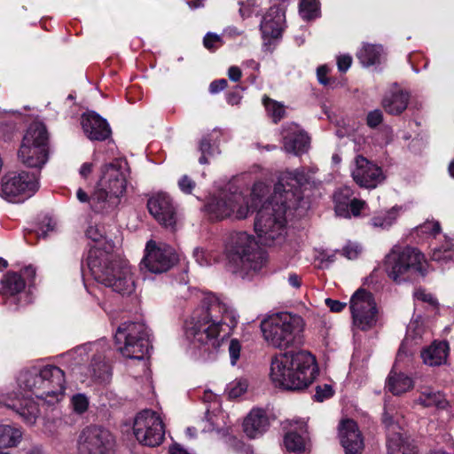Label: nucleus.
<instances>
[{
    "instance_id": "f704fd0d",
    "label": "nucleus",
    "mask_w": 454,
    "mask_h": 454,
    "mask_svg": "<svg viewBox=\"0 0 454 454\" xmlns=\"http://www.w3.org/2000/svg\"><path fill=\"white\" fill-rule=\"evenodd\" d=\"M299 13L302 20L310 21L321 14L319 0H300Z\"/></svg>"
},
{
    "instance_id": "b1692460",
    "label": "nucleus",
    "mask_w": 454,
    "mask_h": 454,
    "mask_svg": "<svg viewBox=\"0 0 454 454\" xmlns=\"http://www.w3.org/2000/svg\"><path fill=\"white\" fill-rule=\"evenodd\" d=\"M6 407L14 411L27 424L33 425L39 415L37 403L29 397L15 395L9 397Z\"/></svg>"
},
{
    "instance_id": "37998d69",
    "label": "nucleus",
    "mask_w": 454,
    "mask_h": 454,
    "mask_svg": "<svg viewBox=\"0 0 454 454\" xmlns=\"http://www.w3.org/2000/svg\"><path fill=\"white\" fill-rule=\"evenodd\" d=\"M334 395V390L330 384L317 385L316 387V392L312 395V399L315 402L322 403L327 399H330Z\"/></svg>"
},
{
    "instance_id": "09e8293b",
    "label": "nucleus",
    "mask_w": 454,
    "mask_h": 454,
    "mask_svg": "<svg viewBox=\"0 0 454 454\" xmlns=\"http://www.w3.org/2000/svg\"><path fill=\"white\" fill-rule=\"evenodd\" d=\"M178 186L183 192L191 194L196 186V183L187 175H184L178 181Z\"/></svg>"
},
{
    "instance_id": "6ab92c4d",
    "label": "nucleus",
    "mask_w": 454,
    "mask_h": 454,
    "mask_svg": "<svg viewBox=\"0 0 454 454\" xmlns=\"http://www.w3.org/2000/svg\"><path fill=\"white\" fill-rule=\"evenodd\" d=\"M356 168L352 171L354 181L363 188L373 189L384 178L381 168L362 155L356 158Z\"/></svg>"
},
{
    "instance_id": "ddd939ff",
    "label": "nucleus",
    "mask_w": 454,
    "mask_h": 454,
    "mask_svg": "<svg viewBox=\"0 0 454 454\" xmlns=\"http://www.w3.org/2000/svg\"><path fill=\"white\" fill-rule=\"evenodd\" d=\"M349 309L354 325L361 331L367 332L376 325L378 308L371 292L357 289L350 298Z\"/></svg>"
},
{
    "instance_id": "6e6552de",
    "label": "nucleus",
    "mask_w": 454,
    "mask_h": 454,
    "mask_svg": "<svg viewBox=\"0 0 454 454\" xmlns=\"http://www.w3.org/2000/svg\"><path fill=\"white\" fill-rule=\"evenodd\" d=\"M229 260L235 265L234 272L244 277L260 272L266 264L267 253L259 247L253 235L239 231L231 236Z\"/></svg>"
},
{
    "instance_id": "0eeeda50",
    "label": "nucleus",
    "mask_w": 454,
    "mask_h": 454,
    "mask_svg": "<svg viewBox=\"0 0 454 454\" xmlns=\"http://www.w3.org/2000/svg\"><path fill=\"white\" fill-rule=\"evenodd\" d=\"M36 269L27 265L20 272L6 271L0 279V305L11 311H18L20 307L31 303L30 289L35 286Z\"/></svg>"
},
{
    "instance_id": "052dcab7",
    "label": "nucleus",
    "mask_w": 454,
    "mask_h": 454,
    "mask_svg": "<svg viewBox=\"0 0 454 454\" xmlns=\"http://www.w3.org/2000/svg\"><path fill=\"white\" fill-rule=\"evenodd\" d=\"M382 424L387 428H395L396 425V420L392 413H390L387 409L384 410L381 417Z\"/></svg>"
},
{
    "instance_id": "ea45409f",
    "label": "nucleus",
    "mask_w": 454,
    "mask_h": 454,
    "mask_svg": "<svg viewBox=\"0 0 454 454\" xmlns=\"http://www.w3.org/2000/svg\"><path fill=\"white\" fill-rule=\"evenodd\" d=\"M350 195L351 192L348 189H344L334 195L335 212L338 215H349V207L348 200Z\"/></svg>"
},
{
    "instance_id": "393cba45",
    "label": "nucleus",
    "mask_w": 454,
    "mask_h": 454,
    "mask_svg": "<svg viewBox=\"0 0 454 454\" xmlns=\"http://www.w3.org/2000/svg\"><path fill=\"white\" fill-rule=\"evenodd\" d=\"M450 346L446 340H434L430 346L421 350L420 356L424 364L429 366H440L446 364Z\"/></svg>"
},
{
    "instance_id": "39448f33",
    "label": "nucleus",
    "mask_w": 454,
    "mask_h": 454,
    "mask_svg": "<svg viewBox=\"0 0 454 454\" xmlns=\"http://www.w3.org/2000/svg\"><path fill=\"white\" fill-rule=\"evenodd\" d=\"M261 329L265 340L281 350L303 343L304 322L300 316L288 312L275 314L262 322Z\"/></svg>"
},
{
    "instance_id": "49530a36",
    "label": "nucleus",
    "mask_w": 454,
    "mask_h": 454,
    "mask_svg": "<svg viewBox=\"0 0 454 454\" xmlns=\"http://www.w3.org/2000/svg\"><path fill=\"white\" fill-rule=\"evenodd\" d=\"M231 364L235 365L240 357L241 343L238 339H231L229 343Z\"/></svg>"
},
{
    "instance_id": "a211bd4d",
    "label": "nucleus",
    "mask_w": 454,
    "mask_h": 454,
    "mask_svg": "<svg viewBox=\"0 0 454 454\" xmlns=\"http://www.w3.org/2000/svg\"><path fill=\"white\" fill-rule=\"evenodd\" d=\"M41 367L42 379L45 388L46 403L54 404L65 395L66 376L65 372L59 366L47 364Z\"/></svg>"
},
{
    "instance_id": "603ef678",
    "label": "nucleus",
    "mask_w": 454,
    "mask_h": 454,
    "mask_svg": "<svg viewBox=\"0 0 454 454\" xmlns=\"http://www.w3.org/2000/svg\"><path fill=\"white\" fill-rule=\"evenodd\" d=\"M421 231L431 235H437L441 232V225L439 222H426L420 226Z\"/></svg>"
},
{
    "instance_id": "6e6d98bb",
    "label": "nucleus",
    "mask_w": 454,
    "mask_h": 454,
    "mask_svg": "<svg viewBox=\"0 0 454 454\" xmlns=\"http://www.w3.org/2000/svg\"><path fill=\"white\" fill-rule=\"evenodd\" d=\"M352 64V58L349 55H340L337 59L338 69L340 73H346Z\"/></svg>"
},
{
    "instance_id": "f3484780",
    "label": "nucleus",
    "mask_w": 454,
    "mask_h": 454,
    "mask_svg": "<svg viewBox=\"0 0 454 454\" xmlns=\"http://www.w3.org/2000/svg\"><path fill=\"white\" fill-rule=\"evenodd\" d=\"M150 215L165 228L174 230L176 224V210L169 195L159 192L147 200Z\"/></svg>"
},
{
    "instance_id": "2f4dec72",
    "label": "nucleus",
    "mask_w": 454,
    "mask_h": 454,
    "mask_svg": "<svg viewBox=\"0 0 454 454\" xmlns=\"http://www.w3.org/2000/svg\"><path fill=\"white\" fill-rule=\"evenodd\" d=\"M382 51L380 45L366 43L356 53V57L363 66L371 67L380 63Z\"/></svg>"
},
{
    "instance_id": "412c9836",
    "label": "nucleus",
    "mask_w": 454,
    "mask_h": 454,
    "mask_svg": "<svg viewBox=\"0 0 454 454\" xmlns=\"http://www.w3.org/2000/svg\"><path fill=\"white\" fill-rule=\"evenodd\" d=\"M339 435L346 454L362 453L364 448V438L355 420L350 419L341 420L339 426Z\"/></svg>"
},
{
    "instance_id": "4be33fe9",
    "label": "nucleus",
    "mask_w": 454,
    "mask_h": 454,
    "mask_svg": "<svg viewBox=\"0 0 454 454\" xmlns=\"http://www.w3.org/2000/svg\"><path fill=\"white\" fill-rule=\"evenodd\" d=\"M285 20V12L279 5L271 6L262 17L260 24L263 38L278 39L282 36V24Z\"/></svg>"
},
{
    "instance_id": "3c124183",
    "label": "nucleus",
    "mask_w": 454,
    "mask_h": 454,
    "mask_svg": "<svg viewBox=\"0 0 454 454\" xmlns=\"http://www.w3.org/2000/svg\"><path fill=\"white\" fill-rule=\"evenodd\" d=\"M216 43H222L221 37L216 34L208 32L203 38V45L209 51H214L217 48L215 46Z\"/></svg>"
},
{
    "instance_id": "c03bdc74",
    "label": "nucleus",
    "mask_w": 454,
    "mask_h": 454,
    "mask_svg": "<svg viewBox=\"0 0 454 454\" xmlns=\"http://www.w3.org/2000/svg\"><path fill=\"white\" fill-rule=\"evenodd\" d=\"M74 411L77 414H83L89 408V399L84 394H75L71 398Z\"/></svg>"
},
{
    "instance_id": "2eb2a0df",
    "label": "nucleus",
    "mask_w": 454,
    "mask_h": 454,
    "mask_svg": "<svg viewBox=\"0 0 454 454\" xmlns=\"http://www.w3.org/2000/svg\"><path fill=\"white\" fill-rule=\"evenodd\" d=\"M79 454H114L115 440L111 432L97 426L85 427L78 441Z\"/></svg>"
},
{
    "instance_id": "e2e57ef3",
    "label": "nucleus",
    "mask_w": 454,
    "mask_h": 454,
    "mask_svg": "<svg viewBox=\"0 0 454 454\" xmlns=\"http://www.w3.org/2000/svg\"><path fill=\"white\" fill-rule=\"evenodd\" d=\"M86 236L95 242L102 239L103 234L98 231L97 227L90 226L86 231Z\"/></svg>"
},
{
    "instance_id": "cd10ccee",
    "label": "nucleus",
    "mask_w": 454,
    "mask_h": 454,
    "mask_svg": "<svg viewBox=\"0 0 454 454\" xmlns=\"http://www.w3.org/2000/svg\"><path fill=\"white\" fill-rule=\"evenodd\" d=\"M309 143L310 138L303 130L294 132L284 138L286 151L295 155L306 153L309 147Z\"/></svg>"
},
{
    "instance_id": "4d7b16f0",
    "label": "nucleus",
    "mask_w": 454,
    "mask_h": 454,
    "mask_svg": "<svg viewBox=\"0 0 454 454\" xmlns=\"http://www.w3.org/2000/svg\"><path fill=\"white\" fill-rule=\"evenodd\" d=\"M325 302V305L329 308V309L332 312H335V313L341 312L347 306V304L345 302H341L338 300H333L331 298H326Z\"/></svg>"
},
{
    "instance_id": "1a4fd4ad",
    "label": "nucleus",
    "mask_w": 454,
    "mask_h": 454,
    "mask_svg": "<svg viewBox=\"0 0 454 454\" xmlns=\"http://www.w3.org/2000/svg\"><path fill=\"white\" fill-rule=\"evenodd\" d=\"M49 133L44 123L41 121L32 122L24 137L18 152V156L24 165L38 171L49 159L50 145Z\"/></svg>"
},
{
    "instance_id": "7ed1b4c3",
    "label": "nucleus",
    "mask_w": 454,
    "mask_h": 454,
    "mask_svg": "<svg viewBox=\"0 0 454 454\" xmlns=\"http://www.w3.org/2000/svg\"><path fill=\"white\" fill-rule=\"evenodd\" d=\"M318 374L316 356L307 350L286 351L271 359L270 379L286 390H305Z\"/></svg>"
},
{
    "instance_id": "473e14b6",
    "label": "nucleus",
    "mask_w": 454,
    "mask_h": 454,
    "mask_svg": "<svg viewBox=\"0 0 454 454\" xmlns=\"http://www.w3.org/2000/svg\"><path fill=\"white\" fill-rule=\"evenodd\" d=\"M21 438L22 432L19 428L0 425V449L17 446Z\"/></svg>"
},
{
    "instance_id": "c9c22d12",
    "label": "nucleus",
    "mask_w": 454,
    "mask_h": 454,
    "mask_svg": "<svg viewBox=\"0 0 454 454\" xmlns=\"http://www.w3.org/2000/svg\"><path fill=\"white\" fill-rule=\"evenodd\" d=\"M114 198L110 196V192L106 191L105 187L98 184V187L94 193L90 196V207L96 212L99 213L105 208L106 202Z\"/></svg>"
},
{
    "instance_id": "4c0bfd02",
    "label": "nucleus",
    "mask_w": 454,
    "mask_h": 454,
    "mask_svg": "<svg viewBox=\"0 0 454 454\" xmlns=\"http://www.w3.org/2000/svg\"><path fill=\"white\" fill-rule=\"evenodd\" d=\"M398 215V211L395 207H393L389 211L375 215L371 219V224L374 227H380L381 229H388L395 222Z\"/></svg>"
},
{
    "instance_id": "5701e85b",
    "label": "nucleus",
    "mask_w": 454,
    "mask_h": 454,
    "mask_svg": "<svg viewBox=\"0 0 454 454\" xmlns=\"http://www.w3.org/2000/svg\"><path fill=\"white\" fill-rule=\"evenodd\" d=\"M18 383L24 390L30 392L36 398L46 402V387L43 386V379H42L40 366H33L29 369L21 371L18 377Z\"/></svg>"
},
{
    "instance_id": "9b49d317",
    "label": "nucleus",
    "mask_w": 454,
    "mask_h": 454,
    "mask_svg": "<svg viewBox=\"0 0 454 454\" xmlns=\"http://www.w3.org/2000/svg\"><path fill=\"white\" fill-rule=\"evenodd\" d=\"M38 171L7 174L2 178L3 197L12 203L23 201L38 190Z\"/></svg>"
},
{
    "instance_id": "dca6fc26",
    "label": "nucleus",
    "mask_w": 454,
    "mask_h": 454,
    "mask_svg": "<svg viewBox=\"0 0 454 454\" xmlns=\"http://www.w3.org/2000/svg\"><path fill=\"white\" fill-rule=\"evenodd\" d=\"M123 161L121 159H114L110 163L102 167V176L99 185L105 187L110 196L114 199L121 197L127 189V179L122 170ZM126 165L127 162L125 161Z\"/></svg>"
},
{
    "instance_id": "7c9ffc66",
    "label": "nucleus",
    "mask_w": 454,
    "mask_h": 454,
    "mask_svg": "<svg viewBox=\"0 0 454 454\" xmlns=\"http://www.w3.org/2000/svg\"><path fill=\"white\" fill-rule=\"evenodd\" d=\"M198 151L201 154L199 158V162L202 165L208 164L209 158L219 153L218 145L214 140L212 134H206L200 139Z\"/></svg>"
},
{
    "instance_id": "c756f323",
    "label": "nucleus",
    "mask_w": 454,
    "mask_h": 454,
    "mask_svg": "<svg viewBox=\"0 0 454 454\" xmlns=\"http://www.w3.org/2000/svg\"><path fill=\"white\" fill-rule=\"evenodd\" d=\"M387 446L389 454H419L418 447L400 433L388 436Z\"/></svg>"
},
{
    "instance_id": "774afa93",
    "label": "nucleus",
    "mask_w": 454,
    "mask_h": 454,
    "mask_svg": "<svg viewBox=\"0 0 454 454\" xmlns=\"http://www.w3.org/2000/svg\"><path fill=\"white\" fill-rule=\"evenodd\" d=\"M240 97L237 92H229L226 95V100L228 104L234 106L239 102Z\"/></svg>"
},
{
    "instance_id": "a18cd8bd",
    "label": "nucleus",
    "mask_w": 454,
    "mask_h": 454,
    "mask_svg": "<svg viewBox=\"0 0 454 454\" xmlns=\"http://www.w3.org/2000/svg\"><path fill=\"white\" fill-rule=\"evenodd\" d=\"M57 222L51 217H45L42 223L39 231H36L37 237L45 239L50 232L56 231Z\"/></svg>"
},
{
    "instance_id": "a19ab883",
    "label": "nucleus",
    "mask_w": 454,
    "mask_h": 454,
    "mask_svg": "<svg viewBox=\"0 0 454 454\" xmlns=\"http://www.w3.org/2000/svg\"><path fill=\"white\" fill-rule=\"evenodd\" d=\"M419 403L424 407L435 406L438 408H442L444 407L445 399L439 392H424L419 396Z\"/></svg>"
},
{
    "instance_id": "13d9d810",
    "label": "nucleus",
    "mask_w": 454,
    "mask_h": 454,
    "mask_svg": "<svg viewBox=\"0 0 454 454\" xmlns=\"http://www.w3.org/2000/svg\"><path fill=\"white\" fill-rule=\"evenodd\" d=\"M359 252L357 246L348 244L342 248L340 253L344 257L353 260L358 256Z\"/></svg>"
},
{
    "instance_id": "bf43d9fd",
    "label": "nucleus",
    "mask_w": 454,
    "mask_h": 454,
    "mask_svg": "<svg viewBox=\"0 0 454 454\" xmlns=\"http://www.w3.org/2000/svg\"><path fill=\"white\" fill-rule=\"evenodd\" d=\"M239 4L241 5L239 8L240 16L243 19L250 17L253 12L254 3L252 0H247L246 3L240 2Z\"/></svg>"
},
{
    "instance_id": "79ce46f5",
    "label": "nucleus",
    "mask_w": 454,
    "mask_h": 454,
    "mask_svg": "<svg viewBox=\"0 0 454 454\" xmlns=\"http://www.w3.org/2000/svg\"><path fill=\"white\" fill-rule=\"evenodd\" d=\"M248 383L246 379H239L230 383L227 387V393L230 399H236L247 392Z\"/></svg>"
},
{
    "instance_id": "58836bf2",
    "label": "nucleus",
    "mask_w": 454,
    "mask_h": 454,
    "mask_svg": "<svg viewBox=\"0 0 454 454\" xmlns=\"http://www.w3.org/2000/svg\"><path fill=\"white\" fill-rule=\"evenodd\" d=\"M284 444L288 451L302 452L305 450L303 437L296 432H288L285 434Z\"/></svg>"
},
{
    "instance_id": "a878e982",
    "label": "nucleus",
    "mask_w": 454,
    "mask_h": 454,
    "mask_svg": "<svg viewBox=\"0 0 454 454\" xmlns=\"http://www.w3.org/2000/svg\"><path fill=\"white\" fill-rule=\"evenodd\" d=\"M269 419L262 409H253L244 420V432L249 438H256L269 427Z\"/></svg>"
},
{
    "instance_id": "69168bd1",
    "label": "nucleus",
    "mask_w": 454,
    "mask_h": 454,
    "mask_svg": "<svg viewBox=\"0 0 454 454\" xmlns=\"http://www.w3.org/2000/svg\"><path fill=\"white\" fill-rule=\"evenodd\" d=\"M93 169V164L90 162H84L80 168V175L82 178L86 179L91 174Z\"/></svg>"
},
{
    "instance_id": "4468645a",
    "label": "nucleus",
    "mask_w": 454,
    "mask_h": 454,
    "mask_svg": "<svg viewBox=\"0 0 454 454\" xmlns=\"http://www.w3.org/2000/svg\"><path fill=\"white\" fill-rule=\"evenodd\" d=\"M179 261L175 248L165 243L147 241L141 265L148 271L155 274L167 272Z\"/></svg>"
},
{
    "instance_id": "72a5a7b5",
    "label": "nucleus",
    "mask_w": 454,
    "mask_h": 454,
    "mask_svg": "<svg viewBox=\"0 0 454 454\" xmlns=\"http://www.w3.org/2000/svg\"><path fill=\"white\" fill-rule=\"evenodd\" d=\"M92 377L99 381L106 382L111 379V365L100 356H94L90 363Z\"/></svg>"
},
{
    "instance_id": "f8f14e48",
    "label": "nucleus",
    "mask_w": 454,
    "mask_h": 454,
    "mask_svg": "<svg viewBox=\"0 0 454 454\" xmlns=\"http://www.w3.org/2000/svg\"><path fill=\"white\" fill-rule=\"evenodd\" d=\"M133 434L140 444L156 447L164 440V424L157 412L147 409L143 410L135 417Z\"/></svg>"
},
{
    "instance_id": "864d4df0",
    "label": "nucleus",
    "mask_w": 454,
    "mask_h": 454,
    "mask_svg": "<svg viewBox=\"0 0 454 454\" xmlns=\"http://www.w3.org/2000/svg\"><path fill=\"white\" fill-rule=\"evenodd\" d=\"M329 71L330 70L326 65L319 66L317 68V81L320 84L325 85V86L331 84V79L329 77H327Z\"/></svg>"
},
{
    "instance_id": "aec40b11",
    "label": "nucleus",
    "mask_w": 454,
    "mask_h": 454,
    "mask_svg": "<svg viewBox=\"0 0 454 454\" xmlns=\"http://www.w3.org/2000/svg\"><path fill=\"white\" fill-rule=\"evenodd\" d=\"M81 125L91 141H105L112 135L108 121L95 111H87L81 116Z\"/></svg>"
},
{
    "instance_id": "c85d7f7f",
    "label": "nucleus",
    "mask_w": 454,
    "mask_h": 454,
    "mask_svg": "<svg viewBox=\"0 0 454 454\" xmlns=\"http://www.w3.org/2000/svg\"><path fill=\"white\" fill-rule=\"evenodd\" d=\"M386 387L394 395H402L413 387L411 378L403 372H395L393 370L387 376Z\"/></svg>"
},
{
    "instance_id": "e433bc0d",
    "label": "nucleus",
    "mask_w": 454,
    "mask_h": 454,
    "mask_svg": "<svg viewBox=\"0 0 454 454\" xmlns=\"http://www.w3.org/2000/svg\"><path fill=\"white\" fill-rule=\"evenodd\" d=\"M262 103L274 123H278L285 117L286 110L281 103L267 96L263 97Z\"/></svg>"
},
{
    "instance_id": "680f3d73",
    "label": "nucleus",
    "mask_w": 454,
    "mask_h": 454,
    "mask_svg": "<svg viewBox=\"0 0 454 454\" xmlns=\"http://www.w3.org/2000/svg\"><path fill=\"white\" fill-rule=\"evenodd\" d=\"M228 85L226 79H218L213 81L209 85V92L212 94L218 93L223 90Z\"/></svg>"
},
{
    "instance_id": "0e129e2a",
    "label": "nucleus",
    "mask_w": 454,
    "mask_h": 454,
    "mask_svg": "<svg viewBox=\"0 0 454 454\" xmlns=\"http://www.w3.org/2000/svg\"><path fill=\"white\" fill-rule=\"evenodd\" d=\"M228 76L231 81L239 82L242 76L241 69L237 66H231L228 69Z\"/></svg>"
},
{
    "instance_id": "9d476101",
    "label": "nucleus",
    "mask_w": 454,
    "mask_h": 454,
    "mask_svg": "<svg viewBox=\"0 0 454 454\" xmlns=\"http://www.w3.org/2000/svg\"><path fill=\"white\" fill-rule=\"evenodd\" d=\"M114 342L124 357L143 360L150 347L147 327L141 322H124L116 329Z\"/></svg>"
},
{
    "instance_id": "f03ea898",
    "label": "nucleus",
    "mask_w": 454,
    "mask_h": 454,
    "mask_svg": "<svg viewBox=\"0 0 454 454\" xmlns=\"http://www.w3.org/2000/svg\"><path fill=\"white\" fill-rule=\"evenodd\" d=\"M239 322L236 311L214 294L206 295L184 323V334L194 348L215 359Z\"/></svg>"
},
{
    "instance_id": "8fccbe9b",
    "label": "nucleus",
    "mask_w": 454,
    "mask_h": 454,
    "mask_svg": "<svg viewBox=\"0 0 454 454\" xmlns=\"http://www.w3.org/2000/svg\"><path fill=\"white\" fill-rule=\"evenodd\" d=\"M414 298L430 305H436V299L431 294H427L424 288H419L414 292Z\"/></svg>"
},
{
    "instance_id": "f257e3e1",
    "label": "nucleus",
    "mask_w": 454,
    "mask_h": 454,
    "mask_svg": "<svg viewBox=\"0 0 454 454\" xmlns=\"http://www.w3.org/2000/svg\"><path fill=\"white\" fill-rule=\"evenodd\" d=\"M306 183L307 177L302 171H286L279 176L273 194L264 201L262 199L269 192V188L264 183L256 182L249 200L241 193L215 196L206 204V211L210 218L215 220L224 219L232 214L237 219H245L249 212L256 211L254 231L262 245L271 247L284 239L286 214L299 206L303 198L302 186Z\"/></svg>"
},
{
    "instance_id": "423d86ee",
    "label": "nucleus",
    "mask_w": 454,
    "mask_h": 454,
    "mask_svg": "<svg viewBox=\"0 0 454 454\" xmlns=\"http://www.w3.org/2000/svg\"><path fill=\"white\" fill-rule=\"evenodd\" d=\"M387 276L396 284L414 282L427 275L428 263L418 248L405 247L392 249L384 262Z\"/></svg>"
},
{
    "instance_id": "338daca9",
    "label": "nucleus",
    "mask_w": 454,
    "mask_h": 454,
    "mask_svg": "<svg viewBox=\"0 0 454 454\" xmlns=\"http://www.w3.org/2000/svg\"><path fill=\"white\" fill-rule=\"evenodd\" d=\"M288 283L293 287L299 288L301 285V280L296 273H290L288 277Z\"/></svg>"
},
{
    "instance_id": "de8ad7c7",
    "label": "nucleus",
    "mask_w": 454,
    "mask_h": 454,
    "mask_svg": "<svg viewBox=\"0 0 454 454\" xmlns=\"http://www.w3.org/2000/svg\"><path fill=\"white\" fill-rule=\"evenodd\" d=\"M383 121V114L380 110H373L368 113L366 123L371 129L377 128Z\"/></svg>"
},
{
    "instance_id": "bb28decb",
    "label": "nucleus",
    "mask_w": 454,
    "mask_h": 454,
    "mask_svg": "<svg viewBox=\"0 0 454 454\" xmlns=\"http://www.w3.org/2000/svg\"><path fill=\"white\" fill-rule=\"evenodd\" d=\"M409 100L410 93L408 91L396 89L385 95L382 106L387 114L399 115L407 108Z\"/></svg>"
},
{
    "instance_id": "20e7f679",
    "label": "nucleus",
    "mask_w": 454,
    "mask_h": 454,
    "mask_svg": "<svg viewBox=\"0 0 454 454\" xmlns=\"http://www.w3.org/2000/svg\"><path fill=\"white\" fill-rule=\"evenodd\" d=\"M86 263L96 281L122 296L130 295L136 288L130 265L117 259L113 253L98 247L89 250Z\"/></svg>"
},
{
    "instance_id": "5fc2aeb1",
    "label": "nucleus",
    "mask_w": 454,
    "mask_h": 454,
    "mask_svg": "<svg viewBox=\"0 0 454 454\" xmlns=\"http://www.w3.org/2000/svg\"><path fill=\"white\" fill-rule=\"evenodd\" d=\"M365 206V201L358 199H353L348 203L349 211L354 216H359Z\"/></svg>"
}]
</instances>
